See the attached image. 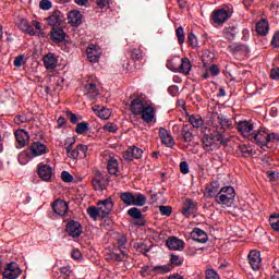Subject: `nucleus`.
<instances>
[{
  "mask_svg": "<svg viewBox=\"0 0 279 279\" xmlns=\"http://www.w3.org/2000/svg\"><path fill=\"white\" fill-rule=\"evenodd\" d=\"M232 14H233L232 5L228 4L227 9L222 8V9L215 10L211 14V21H214L215 25H223V23H226L229 19H231Z\"/></svg>",
  "mask_w": 279,
  "mask_h": 279,
  "instance_id": "nucleus-1",
  "label": "nucleus"
},
{
  "mask_svg": "<svg viewBox=\"0 0 279 279\" xmlns=\"http://www.w3.org/2000/svg\"><path fill=\"white\" fill-rule=\"evenodd\" d=\"M23 274V270H21V267H19V264L11 262L7 264L4 267V270L2 271V278L3 279H16L19 276Z\"/></svg>",
  "mask_w": 279,
  "mask_h": 279,
  "instance_id": "nucleus-2",
  "label": "nucleus"
},
{
  "mask_svg": "<svg viewBox=\"0 0 279 279\" xmlns=\"http://www.w3.org/2000/svg\"><path fill=\"white\" fill-rule=\"evenodd\" d=\"M97 206H100L99 210L101 219H108L114 208V203L112 202V197H108L106 199L98 201Z\"/></svg>",
  "mask_w": 279,
  "mask_h": 279,
  "instance_id": "nucleus-3",
  "label": "nucleus"
},
{
  "mask_svg": "<svg viewBox=\"0 0 279 279\" xmlns=\"http://www.w3.org/2000/svg\"><path fill=\"white\" fill-rule=\"evenodd\" d=\"M65 232L69 236H72V239H80L84 230L82 229V223H80V221L70 220L65 226Z\"/></svg>",
  "mask_w": 279,
  "mask_h": 279,
  "instance_id": "nucleus-4",
  "label": "nucleus"
},
{
  "mask_svg": "<svg viewBox=\"0 0 279 279\" xmlns=\"http://www.w3.org/2000/svg\"><path fill=\"white\" fill-rule=\"evenodd\" d=\"M250 141H254V143L258 147L264 149V147H267L269 145V141H270L269 133L265 131H258L257 133L251 134Z\"/></svg>",
  "mask_w": 279,
  "mask_h": 279,
  "instance_id": "nucleus-5",
  "label": "nucleus"
},
{
  "mask_svg": "<svg viewBox=\"0 0 279 279\" xmlns=\"http://www.w3.org/2000/svg\"><path fill=\"white\" fill-rule=\"evenodd\" d=\"M37 174L41 180H44V182H51V178H53V168L40 162L37 166Z\"/></svg>",
  "mask_w": 279,
  "mask_h": 279,
  "instance_id": "nucleus-6",
  "label": "nucleus"
},
{
  "mask_svg": "<svg viewBox=\"0 0 279 279\" xmlns=\"http://www.w3.org/2000/svg\"><path fill=\"white\" fill-rule=\"evenodd\" d=\"M147 106H145V97L143 95H140L131 101V112L132 114H135V117H138L141 112L145 110Z\"/></svg>",
  "mask_w": 279,
  "mask_h": 279,
  "instance_id": "nucleus-7",
  "label": "nucleus"
},
{
  "mask_svg": "<svg viewBox=\"0 0 279 279\" xmlns=\"http://www.w3.org/2000/svg\"><path fill=\"white\" fill-rule=\"evenodd\" d=\"M143 158V149L136 147V146H130L124 153H123V159L128 160L129 162H132V160H141Z\"/></svg>",
  "mask_w": 279,
  "mask_h": 279,
  "instance_id": "nucleus-8",
  "label": "nucleus"
},
{
  "mask_svg": "<svg viewBox=\"0 0 279 279\" xmlns=\"http://www.w3.org/2000/svg\"><path fill=\"white\" fill-rule=\"evenodd\" d=\"M248 264L253 271H258L260 265L263 264V258H260V252L252 250L247 255Z\"/></svg>",
  "mask_w": 279,
  "mask_h": 279,
  "instance_id": "nucleus-9",
  "label": "nucleus"
},
{
  "mask_svg": "<svg viewBox=\"0 0 279 279\" xmlns=\"http://www.w3.org/2000/svg\"><path fill=\"white\" fill-rule=\"evenodd\" d=\"M33 158H38V156H44L47 154V145L41 142H33L27 148Z\"/></svg>",
  "mask_w": 279,
  "mask_h": 279,
  "instance_id": "nucleus-10",
  "label": "nucleus"
},
{
  "mask_svg": "<svg viewBox=\"0 0 279 279\" xmlns=\"http://www.w3.org/2000/svg\"><path fill=\"white\" fill-rule=\"evenodd\" d=\"M49 36L50 40H52V43H54L56 45L64 43V40L66 39V33L60 26L52 27Z\"/></svg>",
  "mask_w": 279,
  "mask_h": 279,
  "instance_id": "nucleus-11",
  "label": "nucleus"
},
{
  "mask_svg": "<svg viewBox=\"0 0 279 279\" xmlns=\"http://www.w3.org/2000/svg\"><path fill=\"white\" fill-rule=\"evenodd\" d=\"M219 181H211L209 184L205 186V195L208 198L215 197L217 199L218 195H221V190Z\"/></svg>",
  "mask_w": 279,
  "mask_h": 279,
  "instance_id": "nucleus-12",
  "label": "nucleus"
},
{
  "mask_svg": "<svg viewBox=\"0 0 279 279\" xmlns=\"http://www.w3.org/2000/svg\"><path fill=\"white\" fill-rule=\"evenodd\" d=\"M87 60L92 63L99 62L101 58V49L96 45H89L86 49Z\"/></svg>",
  "mask_w": 279,
  "mask_h": 279,
  "instance_id": "nucleus-13",
  "label": "nucleus"
},
{
  "mask_svg": "<svg viewBox=\"0 0 279 279\" xmlns=\"http://www.w3.org/2000/svg\"><path fill=\"white\" fill-rule=\"evenodd\" d=\"M15 141L19 149L25 147V145H28L29 143V133L25 131V129L15 131Z\"/></svg>",
  "mask_w": 279,
  "mask_h": 279,
  "instance_id": "nucleus-14",
  "label": "nucleus"
},
{
  "mask_svg": "<svg viewBox=\"0 0 279 279\" xmlns=\"http://www.w3.org/2000/svg\"><path fill=\"white\" fill-rule=\"evenodd\" d=\"M65 151L68 154V158H72L73 160H77L80 158V153L77 150V146L73 149V145H75V137H68L65 140Z\"/></svg>",
  "mask_w": 279,
  "mask_h": 279,
  "instance_id": "nucleus-15",
  "label": "nucleus"
},
{
  "mask_svg": "<svg viewBox=\"0 0 279 279\" xmlns=\"http://www.w3.org/2000/svg\"><path fill=\"white\" fill-rule=\"evenodd\" d=\"M194 213H197V202L187 198L182 206V215L183 217H191Z\"/></svg>",
  "mask_w": 279,
  "mask_h": 279,
  "instance_id": "nucleus-16",
  "label": "nucleus"
},
{
  "mask_svg": "<svg viewBox=\"0 0 279 279\" xmlns=\"http://www.w3.org/2000/svg\"><path fill=\"white\" fill-rule=\"evenodd\" d=\"M82 19H84V16L82 12L77 10H72L68 13V23L72 27H80V25H82Z\"/></svg>",
  "mask_w": 279,
  "mask_h": 279,
  "instance_id": "nucleus-17",
  "label": "nucleus"
},
{
  "mask_svg": "<svg viewBox=\"0 0 279 279\" xmlns=\"http://www.w3.org/2000/svg\"><path fill=\"white\" fill-rule=\"evenodd\" d=\"M48 24L51 27H60L64 23V14L59 10L53 11V13L47 19Z\"/></svg>",
  "mask_w": 279,
  "mask_h": 279,
  "instance_id": "nucleus-18",
  "label": "nucleus"
},
{
  "mask_svg": "<svg viewBox=\"0 0 279 279\" xmlns=\"http://www.w3.org/2000/svg\"><path fill=\"white\" fill-rule=\"evenodd\" d=\"M52 210L56 215H59V217H64L69 211V204L62 199H57L52 203Z\"/></svg>",
  "mask_w": 279,
  "mask_h": 279,
  "instance_id": "nucleus-19",
  "label": "nucleus"
},
{
  "mask_svg": "<svg viewBox=\"0 0 279 279\" xmlns=\"http://www.w3.org/2000/svg\"><path fill=\"white\" fill-rule=\"evenodd\" d=\"M254 130V124L250 121H240L238 123V132H240V134H242V136H244L245 138H252V134H250V132H252Z\"/></svg>",
  "mask_w": 279,
  "mask_h": 279,
  "instance_id": "nucleus-20",
  "label": "nucleus"
},
{
  "mask_svg": "<svg viewBox=\"0 0 279 279\" xmlns=\"http://www.w3.org/2000/svg\"><path fill=\"white\" fill-rule=\"evenodd\" d=\"M191 239L196 243H208V233L199 228H194L191 232Z\"/></svg>",
  "mask_w": 279,
  "mask_h": 279,
  "instance_id": "nucleus-21",
  "label": "nucleus"
},
{
  "mask_svg": "<svg viewBox=\"0 0 279 279\" xmlns=\"http://www.w3.org/2000/svg\"><path fill=\"white\" fill-rule=\"evenodd\" d=\"M159 138L161 140V143L167 147H173V145H175L173 137L165 128L159 129Z\"/></svg>",
  "mask_w": 279,
  "mask_h": 279,
  "instance_id": "nucleus-22",
  "label": "nucleus"
},
{
  "mask_svg": "<svg viewBox=\"0 0 279 279\" xmlns=\"http://www.w3.org/2000/svg\"><path fill=\"white\" fill-rule=\"evenodd\" d=\"M166 245L167 247H169V250L172 251H182L184 250V241L175 238V236H170L167 241H166Z\"/></svg>",
  "mask_w": 279,
  "mask_h": 279,
  "instance_id": "nucleus-23",
  "label": "nucleus"
},
{
  "mask_svg": "<svg viewBox=\"0 0 279 279\" xmlns=\"http://www.w3.org/2000/svg\"><path fill=\"white\" fill-rule=\"evenodd\" d=\"M129 217L136 219V226H145L146 221L143 219V211L138 207H132L128 210Z\"/></svg>",
  "mask_w": 279,
  "mask_h": 279,
  "instance_id": "nucleus-24",
  "label": "nucleus"
},
{
  "mask_svg": "<svg viewBox=\"0 0 279 279\" xmlns=\"http://www.w3.org/2000/svg\"><path fill=\"white\" fill-rule=\"evenodd\" d=\"M181 136L183 143H192L195 135H193V126L191 124H183L181 129Z\"/></svg>",
  "mask_w": 279,
  "mask_h": 279,
  "instance_id": "nucleus-25",
  "label": "nucleus"
},
{
  "mask_svg": "<svg viewBox=\"0 0 279 279\" xmlns=\"http://www.w3.org/2000/svg\"><path fill=\"white\" fill-rule=\"evenodd\" d=\"M84 93L88 97V99H95L99 95V89L97 88V84L95 83L85 84Z\"/></svg>",
  "mask_w": 279,
  "mask_h": 279,
  "instance_id": "nucleus-26",
  "label": "nucleus"
},
{
  "mask_svg": "<svg viewBox=\"0 0 279 279\" xmlns=\"http://www.w3.org/2000/svg\"><path fill=\"white\" fill-rule=\"evenodd\" d=\"M140 114L145 123H151V121H154V117H156V109L151 106H146Z\"/></svg>",
  "mask_w": 279,
  "mask_h": 279,
  "instance_id": "nucleus-27",
  "label": "nucleus"
},
{
  "mask_svg": "<svg viewBox=\"0 0 279 279\" xmlns=\"http://www.w3.org/2000/svg\"><path fill=\"white\" fill-rule=\"evenodd\" d=\"M228 51L230 53H243L250 51V48L245 44L241 43H232L231 45L228 46Z\"/></svg>",
  "mask_w": 279,
  "mask_h": 279,
  "instance_id": "nucleus-28",
  "label": "nucleus"
},
{
  "mask_svg": "<svg viewBox=\"0 0 279 279\" xmlns=\"http://www.w3.org/2000/svg\"><path fill=\"white\" fill-rule=\"evenodd\" d=\"M236 34H239V28L236 26H226L222 31V35L229 43H232V40L236 38Z\"/></svg>",
  "mask_w": 279,
  "mask_h": 279,
  "instance_id": "nucleus-29",
  "label": "nucleus"
},
{
  "mask_svg": "<svg viewBox=\"0 0 279 279\" xmlns=\"http://www.w3.org/2000/svg\"><path fill=\"white\" fill-rule=\"evenodd\" d=\"M216 202L219 205L227 206V208H232L234 205V198H232V196H228L227 194H219L216 197Z\"/></svg>",
  "mask_w": 279,
  "mask_h": 279,
  "instance_id": "nucleus-30",
  "label": "nucleus"
},
{
  "mask_svg": "<svg viewBox=\"0 0 279 279\" xmlns=\"http://www.w3.org/2000/svg\"><path fill=\"white\" fill-rule=\"evenodd\" d=\"M117 234L118 250L121 252V254H123V256H128V252H125L128 245V235L121 233Z\"/></svg>",
  "mask_w": 279,
  "mask_h": 279,
  "instance_id": "nucleus-31",
  "label": "nucleus"
},
{
  "mask_svg": "<svg viewBox=\"0 0 279 279\" xmlns=\"http://www.w3.org/2000/svg\"><path fill=\"white\" fill-rule=\"evenodd\" d=\"M191 69L193 65L191 64V60L189 58H183L179 62V73H183V75H189L191 73Z\"/></svg>",
  "mask_w": 279,
  "mask_h": 279,
  "instance_id": "nucleus-32",
  "label": "nucleus"
},
{
  "mask_svg": "<svg viewBox=\"0 0 279 279\" xmlns=\"http://www.w3.org/2000/svg\"><path fill=\"white\" fill-rule=\"evenodd\" d=\"M255 27L258 36H266L269 34V22L267 20L257 22Z\"/></svg>",
  "mask_w": 279,
  "mask_h": 279,
  "instance_id": "nucleus-33",
  "label": "nucleus"
},
{
  "mask_svg": "<svg viewBox=\"0 0 279 279\" xmlns=\"http://www.w3.org/2000/svg\"><path fill=\"white\" fill-rule=\"evenodd\" d=\"M44 65L46 66V69L53 71V69L58 66V59H56V56L53 53H48L44 58Z\"/></svg>",
  "mask_w": 279,
  "mask_h": 279,
  "instance_id": "nucleus-34",
  "label": "nucleus"
},
{
  "mask_svg": "<svg viewBox=\"0 0 279 279\" xmlns=\"http://www.w3.org/2000/svg\"><path fill=\"white\" fill-rule=\"evenodd\" d=\"M107 171L110 175H117L119 173V161L114 157H109Z\"/></svg>",
  "mask_w": 279,
  "mask_h": 279,
  "instance_id": "nucleus-35",
  "label": "nucleus"
},
{
  "mask_svg": "<svg viewBox=\"0 0 279 279\" xmlns=\"http://www.w3.org/2000/svg\"><path fill=\"white\" fill-rule=\"evenodd\" d=\"M203 149L205 151H213V145L215 144L210 133H204L202 137Z\"/></svg>",
  "mask_w": 279,
  "mask_h": 279,
  "instance_id": "nucleus-36",
  "label": "nucleus"
},
{
  "mask_svg": "<svg viewBox=\"0 0 279 279\" xmlns=\"http://www.w3.org/2000/svg\"><path fill=\"white\" fill-rule=\"evenodd\" d=\"M17 27L19 29H21V32L29 34V36H34V34H36V32H34V26L29 25V22H27V20H20Z\"/></svg>",
  "mask_w": 279,
  "mask_h": 279,
  "instance_id": "nucleus-37",
  "label": "nucleus"
},
{
  "mask_svg": "<svg viewBox=\"0 0 279 279\" xmlns=\"http://www.w3.org/2000/svg\"><path fill=\"white\" fill-rule=\"evenodd\" d=\"M119 197L125 206H134V193L132 192H122L119 194Z\"/></svg>",
  "mask_w": 279,
  "mask_h": 279,
  "instance_id": "nucleus-38",
  "label": "nucleus"
},
{
  "mask_svg": "<svg viewBox=\"0 0 279 279\" xmlns=\"http://www.w3.org/2000/svg\"><path fill=\"white\" fill-rule=\"evenodd\" d=\"M168 265L171 267V270L174 267H182V265H184V258L180 255L170 254V262L168 263Z\"/></svg>",
  "mask_w": 279,
  "mask_h": 279,
  "instance_id": "nucleus-39",
  "label": "nucleus"
},
{
  "mask_svg": "<svg viewBox=\"0 0 279 279\" xmlns=\"http://www.w3.org/2000/svg\"><path fill=\"white\" fill-rule=\"evenodd\" d=\"M218 123L221 128V130H230L232 129V120L228 119V117L223 114H219L217 117Z\"/></svg>",
  "mask_w": 279,
  "mask_h": 279,
  "instance_id": "nucleus-40",
  "label": "nucleus"
},
{
  "mask_svg": "<svg viewBox=\"0 0 279 279\" xmlns=\"http://www.w3.org/2000/svg\"><path fill=\"white\" fill-rule=\"evenodd\" d=\"M189 121H190V125H191L192 130H193V128L199 129V128H202V125H204V119H202V116H199V114L190 116Z\"/></svg>",
  "mask_w": 279,
  "mask_h": 279,
  "instance_id": "nucleus-41",
  "label": "nucleus"
},
{
  "mask_svg": "<svg viewBox=\"0 0 279 279\" xmlns=\"http://www.w3.org/2000/svg\"><path fill=\"white\" fill-rule=\"evenodd\" d=\"M166 66H167V69H169V71H172L173 73H179L180 58L168 60L166 63Z\"/></svg>",
  "mask_w": 279,
  "mask_h": 279,
  "instance_id": "nucleus-42",
  "label": "nucleus"
},
{
  "mask_svg": "<svg viewBox=\"0 0 279 279\" xmlns=\"http://www.w3.org/2000/svg\"><path fill=\"white\" fill-rule=\"evenodd\" d=\"M32 158L34 157L32 156V153H29L27 148L24 151L20 153L17 156V160L20 165H27V162H29Z\"/></svg>",
  "mask_w": 279,
  "mask_h": 279,
  "instance_id": "nucleus-43",
  "label": "nucleus"
},
{
  "mask_svg": "<svg viewBox=\"0 0 279 279\" xmlns=\"http://www.w3.org/2000/svg\"><path fill=\"white\" fill-rule=\"evenodd\" d=\"M145 58V52L141 48L131 49V60L134 62H141Z\"/></svg>",
  "mask_w": 279,
  "mask_h": 279,
  "instance_id": "nucleus-44",
  "label": "nucleus"
},
{
  "mask_svg": "<svg viewBox=\"0 0 279 279\" xmlns=\"http://www.w3.org/2000/svg\"><path fill=\"white\" fill-rule=\"evenodd\" d=\"M133 196V206H145L147 204V196H145V194L135 193Z\"/></svg>",
  "mask_w": 279,
  "mask_h": 279,
  "instance_id": "nucleus-45",
  "label": "nucleus"
},
{
  "mask_svg": "<svg viewBox=\"0 0 279 279\" xmlns=\"http://www.w3.org/2000/svg\"><path fill=\"white\" fill-rule=\"evenodd\" d=\"M134 247L138 254H143L144 256H147V253L151 251V246H147L145 242H137L134 244Z\"/></svg>",
  "mask_w": 279,
  "mask_h": 279,
  "instance_id": "nucleus-46",
  "label": "nucleus"
},
{
  "mask_svg": "<svg viewBox=\"0 0 279 279\" xmlns=\"http://www.w3.org/2000/svg\"><path fill=\"white\" fill-rule=\"evenodd\" d=\"M214 143H220V145H228L230 143V138H220L219 131L215 130L214 132L209 133Z\"/></svg>",
  "mask_w": 279,
  "mask_h": 279,
  "instance_id": "nucleus-47",
  "label": "nucleus"
},
{
  "mask_svg": "<svg viewBox=\"0 0 279 279\" xmlns=\"http://www.w3.org/2000/svg\"><path fill=\"white\" fill-rule=\"evenodd\" d=\"M87 215L90 217V219H94V221H97V219L101 217V210L96 206H90L87 208Z\"/></svg>",
  "mask_w": 279,
  "mask_h": 279,
  "instance_id": "nucleus-48",
  "label": "nucleus"
},
{
  "mask_svg": "<svg viewBox=\"0 0 279 279\" xmlns=\"http://www.w3.org/2000/svg\"><path fill=\"white\" fill-rule=\"evenodd\" d=\"M150 271H153V274H169V271L171 270V266L168 265H163V266H153L150 268Z\"/></svg>",
  "mask_w": 279,
  "mask_h": 279,
  "instance_id": "nucleus-49",
  "label": "nucleus"
},
{
  "mask_svg": "<svg viewBox=\"0 0 279 279\" xmlns=\"http://www.w3.org/2000/svg\"><path fill=\"white\" fill-rule=\"evenodd\" d=\"M220 194L232 197L233 199H235V197H236V192L234 191V187H232V186L221 187Z\"/></svg>",
  "mask_w": 279,
  "mask_h": 279,
  "instance_id": "nucleus-50",
  "label": "nucleus"
},
{
  "mask_svg": "<svg viewBox=\"0 0 279 279\" xmlns=\"http://www.w3.org/2000/svg\"><path fill=\"white\" fill-rule=\"evenodd\" d=\"M89 125L90 124L88 122L76 123V129H75L76 134H86V132H88Z\"/></svg>",
  "mask_w": 279,
  "mask_h": 279,
  "instance_id": "nucleus-51",
  "label": "nucleus"
},
{
  "mask_svg": "<svg viewBox=\"0 0 279 279\" xmlns=\"http://www.w3.org/2000/svg\"><path fill=\"white\" fill-rule=\"evenodd\" d=\"M175 34H177L179 45H184V40H186V35L184 34V27L179 26L175 31Z\"/></svg>",
  "mask_w": 279,
  "mask_h": 279,
  "instance_id": "nucleus-52",
  "label": "nucleus"
},
{
  "mask_svg": "<svg viewBox=\"0 0 279 279\" xmlns=\"http://www.w3.org/2000/svg\"><path fill=\"white\" fill-rule=\"evenodd\" d=\"M92 184H93L94 191H104V189H106V185L101 183V177L94 178L92 180Z\"/></svg>",
  "mask_w": 279,
  "mask_h": 279,
  "instance_id": "nucleus-53",
  "label": "nucleus"
},
{
  "mask_svg": "<svg viewBox=\"0 0 279 279\" xmlns=\"http://www.w3.org/2000/svg\"><path fill=\"white\" fill-rule=\"evenodd\" d=\"M269 221H270V228H272V230L278 232V230H279V215L272 214L270 216Z\"/></svg>",
  "mask_w": 279,
  "mask_h": 279,
  "instance_id": "nucleus-54",
  "label": "nucleus"
},
{
  "mask_svg": "<svg viewBox=\"0 0 279 279\" xmlns=\"http://www.w3.org/2000/svg\"><path fill=\"white\" fill-rule=\"evenodd\" d=\"M187 43L192 49H197L198 43H197V36L193 33L187 34Z\"/></svg>",
  "mask_w": 279,
  "mask_h": 279,
  "instance_id": "nucleus-55",
  "label": "nucleus"
},
{
  "mask_svg": "<svg viewBox=\"0 0 279 279\" xmlns=\"http://www.w3.org/2000/svg\"><path fill=\"white\" fill-rule=\"evenodd\" d=\"M159 213H160V215H162L165 217H171V215L173 213V207L161 205V206H159Z\"/></svg>",
  "mask_w": 279,
  "mask_h": 279,
  "instance_id": "nucleus-56",
  "label": "nucleus"
},
{
  "mask_svg": "<svg viewBox=\"0 0 279 279\" xmlns=\"http://www.w3.org/2000/svg\"><path fill=\"white\" fill-rule=\"evenodd\" d=\"M239 151H241L243 158H250L252 156V149L245 144L239 146Z\"/></svg>",
  "mask_w": 279,
  "mask_h": 279,
  "instance_id": "nucleus-57",
  "label": "nucleus"
},
{
  "mask_svg": "<svg viewBox=\"0 0 279 279\" xmlns=\"http://www.w3.org/2000/svg\"><path fill=\"white\" fill-rule=\"evenodd\" d=\"M102 130H105L106 132H110L111 134H116V132H118L119 130V126H117V124L113 122H108L104 125Z\"/></svg>",
  "mask_w": 279,
  "mask_h": 279,
  "instance_id": "nucleus-58",
  "label": "nucleus"
},
{
  "mask_svg": "<svg viewBox=\"0 0 279 279\" xmlns=\"http://www.w3.org/2000/svg\"><path fill=\"white\" fill-rule=\"evenodd\" d=\"M99 119H104L105 121H108L110 119V109L102 108L98 111Z\"/></svg>",
  "mask_w": 279,
  "mask_h": 279,
  "instance_id": "nucleus-59",
  "label": "nucleus"
},
{
  "mask_svg": "<svg viewBox=\"0 0 279 279\" xmlns=\"http://www.w3.org/2000/svg\"><path fill=\"white\" fill-rule=\"evenodd\" d=\"M39 8L40 10H51L53 3L50 0H40Z\"/></svg>",
  "mask_w": 279,
  "mask_h": 279,
  "instance_id": "nucleus-60",
  "label": "nucleus"
},
{
  "mask_svg": "<svg viewBox=\"0 0 279 279\" xmlns=\"http://www.w3.org/2000/svg\"><path fill=\"white\" fill-rule=\"evenodd\" d=\"M270 45L274 49H279V31L274 34Z\"/></svg>",
  "mask_w": 279,
  "mask_h": 279,
  "instance_id": "nucleus-61",
  "label": "nucleus"
},
{
  "mask_svg": "<svg viewBox=\"0 0 279 279\" xmlns=\"http://www.w3.org/2000/svg\"><path fill=\"white\" fill-rule=\"evenodd\" d=\"M65 114L73 125H77V114L73 113L72 111H66Z\"/></svg>",
  "mask_w": 279,
  "mask_h": 279,
  "instance_id": "nucleus-62",
  "label": "nucleus"
},
{
  "mask_svg": "<svg viewBox=\"0 0 279 279\" xmlns=\"http://www.w3.org/2000/svg\"><path fill=\"white\" fill-rule=\"evenodd\" d=\"M206 279H220V278H219V274H217L215 269H208L206 271Z\"/></svg>",
  "mask_w": 279,
  "mask_h": 279,
  "instance_id": "nucleus-63",
  "label": "nucleus"
},
{
  "mask_svg": "<svg viewBox=\"0 0 279 279\" xmlns=\"http://www.w3.org/2000/svg\"><path fill=\"white\" fill-rule=\"evenodd\" d=\"M61 180L63 182H66V183L73 182V177L69 173V171H62L61 172Z\"/></svg>",
  "mask_w": 279,
  "mask_h": 279,
  "instance_id": "nucleus-64",
  "label": "nucleus"
}]
</instances>
